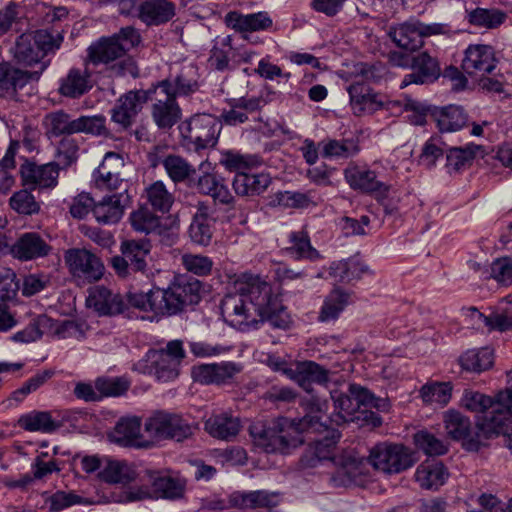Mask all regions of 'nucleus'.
I'll return each mask as SVG.
<instances>
[{
    "label": "nucleus",
    "instance_id": "cd10ccee",
    "mask_svg": "<svg viewBox=\"0 0 512 512\" xmlns=\"http://www.w3.org/2000/svg\"><path fill=\"white\" fill-rule=\"evenodd\" d=\"M225 23L235 32H256L270 29L273 21L267 12L243 15L237 11H231L225 16Z\"/></svg>",
    "mask_w": 512,
    "mask_h": 512
},
{
    "label": "nucleus",
    "instance_id": "6e6552de",
    "mask_svg": "<svg viewBox=\"0 0 512 512\" xmlns=\"http://www.w3.org/2000/svg\"><path fill=\"white\" fill-rule=\"evenodd\" d=\"M141 42L140 34H112L102 36L87 48L84 65L109 64L125 55Z\"/></svg>",
    "mask_w": 512,
    "mask_h": 512
},
{
    "label": "nucleus",
    "instance_id": "4be33fe9",
    "mask_svg": "<svg viewBox=\"0 0 512 512\" xmlns=\"http://www.w3.org/2000/svg\"><path fill=\"white\" fill-rule=\"evenodd\" d=\"M446 433L453 440L465 441L464 446L467 450L477 451L480 448V441L477 437H472V423L468 417L456 410H448L443 416Z\"/></svg>",
    "mask_w": 512,
    "mask_h": 512
},
{
    "label": "nucleus",
    "instance_id": "dca6fc26",
    "mask_svg": "<svg viewBox=\"0 0 512 512\" xmlns=\"http://www.w3.org/2000/svg\"><path fill=\"white\" fill-rule=\"evenodd\" d=\"M64 261L74 277L94 282L103 276V263L87 249H68L64 254Z\"/></svg>",
    "mask_w": 512,
    "mask_h": 512
},
{
    "label": "nucleus",
    "instance_id": "473e14b6",
    "mask_svg": "<svg viewBox=\"0 0 512 512\" xmlns=\"http://www.w3.org/2000/svg\"><path fill=\"white\" fill-rule=\"evenodd\" d=\"M271 182L267 173L251 174L246 171L235 175L232 186L237 195L252 197L265 192Z\"/></svg>",
    "mask_w": 512,
    "mask_h": 512
},
{
    "label": "nucleus",
    "instance_id": "b1692460",
    "mask_svg": "<svg viewBox=\"0 0 512 512\" xmlns=\"http://www.w3.org/2000/svg\"><path fill=\"white\" fill-rule=\"evenodd\" d=\"M130 202L128 193L116 192L103 197L101 201L95 203L93 214L99 223L112 224L118 222L124 213V208Z\"/></svg>",
    "mask_w": 512,
    "mask_h": 512
},
{
    "label": "nucleus",
    "instance_id": "a211bd4d",
    "mask_svg": "<svg viewBox=\"0 0 512 512\" xmlns=\"http://www.w3.org/2000/svg\"><path fill=\"white\" fill-rule=\"evenodd\" d=\"M52 252L49 241L37 232L21 234L10 247V254L20 261L45 258Z\"/></svg>",
    "mask_w": 512,
    "mask_h": 512
},
{
    "label": "nucleus",
    "instance_id": "ea45409f",
    "mask_svg": "<svg viewBox=\"0 0 512 512\" xmlns=\"http://www.w3.org/2000/svg\"><path fill=\"white\" fill-rule=\"evenodd\" d=\"M100 478L108 483L127 485L137 478L135 469L125 461L108 459L100 472Z\"/></svg>",
    "mask_w": 512,
    "mask_h": 512
},
{
    "label": "nucleus",
    "instance_id": "69168bd1",
    "mask_svg": "<svg viewBox=\"0 0 512 512\" xmlns=\"http://www.w3.org/2000/svg\"><path fill=\"white\" fill-rule=\"evenodd\" d=\"M53 375V370H43L38 372L27 381H25L20 388L16 389L11 394V399L15 400L16 402H22L27 395L37 391L48 380H50Z\"/></svg>",
    "mask_w": 512,
    "mask_h": 512
},
{
    "label": "nucleus",
    "instance_id": "393cba45",
    "mask_svg": "<svg viewBox=\"0 0 512 512\" xmlns=\"http://www.w3.org/2000/svg\"><path fill=\"white\" fill-rule=\"evenodd\" d=\"M157 88L163 95L187 96L198 89L197 69L193 65L184 66L174 79H165L158 83Z\"/></svg>",
    "mask_w": 512,
    "mask_h": 512
},
{
    "label": "nucleus",
    "instance_id": "680f3d73",
    "mask_svg": "<svg viewBox=\"0 0 512 512\" xmlns=\"http://www.w3.org/2000/svg\"><path fill=\"white\" fill-rule=\"evenodd\" d=\"M472 317L477 318L482 322L489 331L496 330L505 332L512 330V314L493 312L490 315H484L479 312L475 307L471 309Z\"/></svg>",
    "mask_w": 512,
    "mask_h": 512
},
{
    "label": "nucleus",
    "instance_id": "f3484780",
    "mask_svg": "<svg viewBox=\"0 0 512 512\" xmlns=\"http://www.w3.org/2000/svg\"><path fill=\"white\" fill-rule=\"evenodd\" d=\"M20 175L23 185L30 189H52L58 184L59 170L52 162L39 165L25 161L20 166Z\"/></svg>",
    "mask_w": 512,
    "mask_h": 512
},
{
    "label": "nucleus",
    "instance_id": "f03ea898",
    "mask_svg": "<svg viewBox=\"0 0 512 512\" xmlns=\"http://www.w3.org/2000/svg\"><path fill=\"white\" fill-rule=\"evenodd\" d=\"M303 408L306 414L311 416H318L319 421L324 425L325 429L321 431H313L312 429L302 430L301 433H315L323 434L322 439H315L313 446H310L300 459L303 468L316 467L322 461H331L337 468L336 472L331 477V481L335 486H351L360 485L363 481L364 474V461L362 458L356 456L352 451H343L335 455L333 450L336 443L341 437V433L334 429L329 428L326 423L322 422V415L327 410V401L319 397L311 396L303 402Z\"/></svg>",
    "mask_w": 512,
    "mask_h": 512
},
{
    "label": "nucleus",
    "instance_id": "58836bf2",
    "mask_svg": "<svg viewBox=\"0 0 512 512\" xmlns=\"http://www.w3.org/2000/svg\"><path fill=\"white\" fill-rule=\"evenodd\" d=\"M240 421L226 413L213 415L205 422L206 431L213 437L223 440L234 438L240 431Z\"/></svg>",
    "mask_w": 512,
    "mask_h": 512
},
{
    "label": "nucleus",
    "instance_id": "bb28decb",
    "mask_svg": "<svg viewBox=\"0 0 512 512\" xmlns=\"http://www.w3.org/2000/svg\"><path fill=\"white\" fill-rule=\"evenodd\" d=\"M267 101L261 97H241L229 101L230 109L224 110L221 117L227 125H238L249 120V114L261 110Z\"/></svg>",
    "mask_w": 512,
    "mask_h": 512
},
{
    "label": "nucleus",
    "instance_id": "2f4dec72",
    "mask_svg": "<svg viewBox=\"0 0 512 512\" xmlns=\"http://www.w3.org/2000/svg\"><path fill=\"white\" fill-rule=\"evenodd\" d=\"M448 473L442 462L429 459L422 462L416 469L414 478L422 489L433 490L442 486Z\"/></svg>",
    "mask_w": 512,
    "mask_h": 512
},
{
    "label": "nucleus",
    "instance_id": "79ce46f5",
    "mask_svg": "<svg viewBox=\"0 0 512 512\" xmlns=\"http://www.w3.org/2000/svg\"><path fill=\"white\" fill-rule=\"evenodd\" d=\"M43 126L49 138L76 133L75 119H71L70 116L62 110L46 114L43 119Z\"/></svg>",
    "mask_w": 512,
    "mask_h": 512
},
{
    "label": "nucleus",
    "instance_id": "4d7b16f0",
    "mask_svg": "<svg viewBox=\"0 0 512 512\" xmlns=\"http://www.w3.org/2000/svg\"><path fill=\"white\" fill-rule=\"evenodd\" d=\"M220 164L230 172L245 173L246 171L256 167L259 160L256 156L242 155L232 151L222 153Z\"/></svg>",
    "mask_w": 512,
    "mask_h": 512
},
{
    "label": "nucleus",
    "instance_id": "c9c22d12",
    "mask_svg": "<svg viewBox=\"0 0 512 512\" xmlns=\"http://www.w3.org/2000/svg\"><path fill=\"white\" fill-rule=\"evenodd\" d=\"M175 15V5L168 0H148L141 4L139 18L147 25H160Z\"/></svg>",
    "mask_w": 512,
    "mask_h": 512
},
{
    "label": "nucleus",
    "instance_id": "f8f14e48",
    "mask_svg": "<svg viewBox=\"0 0 512 512\" xmlns=\"http://www.w3.org/2000/svg\"><path fill=\"white\" fill-rule=\"evenodd\" d=\"M367 461L386 474H398L413 466V453L401 444L380 443L371 448Z\"/></svg>",
    "mask_w": 512,
    "mask_h": 512
},
{
    "label": "nucleus",
    "instance_id": "13d9d810",
    "mask_svg": "<svg viewBox=\"0 0 512 512\" xmlns=\"http://www.w3.org/2000/svg\"><path fill=\"white\" fill-rule=\"evenodd\" d=\"M9 205L12 210L21 215L38 214L41 208L40 202L28 189H21L10 197Z\"/></svg>",
    "mask_w": 512,
    "mask_h": 512
},
{
    "label": "nucleus",
    "instance_id": "423d86ee",
    "mask_svg": "<svg viewBox=\"0 0 512 512\" xmlns=\"http://www.w3.org/2000/svg\"><path fill=\"white\" fill-rule=\"evenodd\" d=\"M185 358L182 341H170L166 349L149 350L134 369L143 374H152L159 381L168 382L179 375V367Z\"/></svg>",
    "mask_w": 512,
    "mask_h": 512
},
{
    "label": "nucleus",
    "instance_id": "e433bc0d",
    "mask_svg": "<svg viewBox=\"0 0 512 512\" xmlns=\"http://www.w3.org/2000/svg\"><path fill=\"white\" fill-rule=\"evenodd\" d=\"M90 76L91 73L88 70V66H85L84 71L76 68L71 69L67 76L62 79L59 92L63 96L70 98L82 96L92 88Z\"/></svg>",
    "mask_w": 512,
    "mask_h": 512
},
{
    "label": "nucleus",
    "instance_id": "f704fd0d",
    "mask_svg": "<svg viewBox=\"0 0 512 512\" xmlns=\"http://www.w3.org/2000/svg\"><path fill=\"white\" fill-rule=\"evenodd\" d=\"M413 67L417 73L406 75L401 83V88L411 83L423 84L437 79L440 75V68L437 61L427 53H421L413 58Z\"/></svg>",
    "mask_w": 512,
    "mask_h": 512
},
{
    "label": "nucleus",
    "instance_id": "0eeeda50",
    "mask_svg": "<svg viewBox=\"0 0 512 512\" xmlns=\"http://www.w3.org/2000/svg\"><path fill=\"white\" fill-rule=\"evenodd\" d=\"M152 245L146 239H129L121 243V256L111 259L115 273L121 278H129L135 273L148 275Z\"/></svg>",
    "mask_w": 512,
    "mask_h": 512
},
{
    "label": "nucleus",
    "instance_id": "412c9836",
    "mask_svg": "<svg viewBox=\"0 0 512 512\" xmlns=\"http://www.w3.org/2000/svg\"><path fill=\"white\" fill-rule=\"evenodd\" d=\"M344 177L349 186L367 194L386 196L389 186L377 179L375 171L350 165L344 170Z\"/></svg>",
    "mask_w": 512,
    "mask_h": 512
},
{
    "label": "nucleus",
    "instance_id": "c756f323",
    "mask_svg": "<svg viewBox=\"0 0 512 512\" xmlns=\"http://www.w3.org/2000/svg\"><path fill=\"white\" fill-rule=\"evenodd\" d=\"M347 90L350 104L356 115L373 113L384 105L381 100H378V95L373 93L369 85L365 83L355 81Z\"/></svg>",
    "mask_w": 512,
    "mask_h": 512
},
{
    "label": "nucleus",
    "instance_id": "5fc2aeb1",
    "mask_svg": "<svg viewBox=\"0 0 512 512\" xmlns=\"http://www.w3.org/2000/svg\"><path fill=\"white\" fill-rule=\"evenodd\" d=\"M349 294L335 289L325 299L324 304L319 313V320L322 322L336 319L344 307L347 305Z\"/></svg>",
    "mask_w": 512,
    "mask_h": 512
},
{
    "label": "nucleus",
    "instance_id": "6e6d98bb",
    "mask_svg": "<svg viewBox=\"0 0 512 512\" xmlns=\"http://www.w3.org/2000/svg\"><path fill=\"white\" fill-rule=\"evenodd\" d=\"M420 393L425 403L445 406L451 399L452 385L450 382H434L424 385Z\"/></svg>",
    "mask_w": 512,
    "mask_h": 512
},
{
    "label": "nucleus",
    "instance_id": "603ef678",
    "mask_svg": "<svg viewBox=\"0 0 512 512\" xmlns=\"http://www.w3.org/2000/svg\"><path fill=\"white\" fill-rule=\"evenodd\" d=\"M164 169L174 183H181L196 173L195 168L184 158L169 154L164 158Z\"/></svg>",
    "mask_w": 512,
    "mask_h": 512
},
{
    "label": "nucleus",
    "instance_id": "9b49d317",
    "mask_svg": "<svg viewBox=\"0 0 512 512\" xmlns=\"http://www.w3.org/2000/svg\"><path fill=\"white\" fill-rule=\"evenodd\" d=\"M62 41V34H20L13 54L19 63L31 66L58 49Z\"/></svg>",
    "mask_w": 512,
    "mask_h": 512
},
{
    "label": "nucleus",
    "instance_id": "aec40b11",
    "mask_svg": "<svg viewBox=\"0 0 512 512\" xmlns=\"http://www.w3.org/2000/svg\"><path fill=\"white\" fill-rule=\"evenodd\" d=\"M496 67L494 50L489 45H470L462 61L463 71L473 77L490 74Z\"/></svg>",
    "mask_w": 512,
    "mask_h": 512
},
{
    "label": "nucleus",
    "instance_id": "c03bdc74",
    "mask_svg": "<svg viewBox=\"0 0 512 512\" xmlns=\"http://www.w3.org/2000/svg\"><path fill=\"white\" fill-rule=\"evenodd\" d=\"M144 196L152 209L161 213L169 212L174 203L173 194L168 191L166 185L160 180L147 186L144 191Z\"/></svg>",
    "mask_w": 512,
    "mask_h": 512
},
{
    "label": "nucleus",
    "instance_id": "e2e57ef3",
    "mask_svg": "<svg viewBox=\"0 0 512 512\" xmlns=\"http://www.w3.org/2000/svg\"><path fill=\"white\" fill-rule=\"evenodd\" d=\"M131 225L134 230L146 234L158 231L160 219L148 208H140L130 215Z\"/></svg>",
    "mask_w": 512,
    "mask_h": 512
},
{
    "label": "nucleus",
    "instance_id": "4c0bfd02",
    "mask_svg": "<svg viewBox=\"0 0 512 512\" xmlns=\"http://www.w3.org/2000/svg\"><path fill=\"white\" fill-rule=\"evenodd\" d=\"M232 500L240 509L271 508L280 501L278 493L265 490L235 493Z\"/></svg>",
    "mask_w": 512,
    "mask_h": 512
},
{
    "label": "nucleus",
    "instance_id": "09e8293b",
    "mask_svg": "<svg viewBox=\"0 0 512 512\" xmlns=\"http://www.w3.org/2000/svg\"><path fill=\"white\" fill-rule=\"evenodd\" d=\"M330 396L333 400L334 409L337 412L334 418H332V421L337 425L353 421V416L357 412L358 408L350 393L345 394L337 390H330Z\"/></svg>",
    "mask_w": 512,
    "mask_h": 512
},
{
    "label": "nucleus",
    "instance_id": "7ed1b4c3",
    "mask_svg": "<svg viewBox=\"0 0 512 512\" xmlns=\"http://www.w3.org/2000/svg\"><path fill=\"white\" fill-rule=\"evenodd\" d=\"M307 429L321 431L325 427L318 416L305 414L301 419L278 417L271 420H256L250 425L249 432L255 445L265 452L285 454L304 442L301 431Z\"/></svg>",
    "mask_w": 512,
    "mask_h": 512
},
{
    "label": "nucleus",
    "instance_id": "774afa93",
    "mask_svg": "<svg viewBox=\"0 0 512 512\" xmlns=\"http://www.w3.org/2000/svg\"><path fill=\"white\" fill-rule=\"evenodd\" d=\"M213 221H204L202 217L193 218L189 227L191 241L200 246H208L213 237Z\"/></svg>",
    "mask_w": 512,
    "mask_h": 512
},
{
    "label": "nucleus",
    "instance_id": "a878e982",
    "mask_svg": "<svg viewBox=\"0 0 512 512\" xmlns=\"http://www.w3.org/2000/svg\"><path fill=\"white\" fill-rule=\"evenodd\" d=\"M141 419L139 417L121 418L111 434V440L123 447H147L141 434Z\"/></svg>",
    "mask_w": 512,
    "mask_h": 512
},
{
    "label": "nucleus",
    "instance_id": "20e7f679",
    "mask_svg": "<svg viewBox=\"0 0 512 512\" xmlns=\"http://www.w3.org/2000/svg\"><path fill=\"white\" fill-rule=\"evenodd\" d=\"M201 282L187 275H178L166 289L154 288L133 298L137 309L156 316L175 315L200 301Z\"/></svg>",
    "mask_w": 512,
    "mask_h": 512
},
{
    "label": "nucleus",
    "instance_id": "bf43d9fd",
    "mask_svg": "<svg viewBox=\"0 0 512 512\" xmlns=\"http://www.w3.org/2000/svg\"><path fill=\"white\" fill-rule=\"evenodd\" d=\"M180 261L185 270L201 277L210 275L214 266L213 260L202 254L184 253Z\"/></svg>",
    "mask_w": 512,
    "mask_h": 512
},
{
    "label": "nucleus",
    "instance_id": "ddd939ff",
    "mask_svg": "<svg viewBox=\"0 0 512 512\" xmlns=\"http://www.w3.org/2000/svg\"><path fill=\"white\" fill-rule=\"evenodd\" d=\"M152 488L140 486L130 488L121 499L125 502L140 501L149 498L179 499L185 491V484L176 478L162 475L159 472L149 474Z\"/></svg>",
    "mask_w": 512,
    "mask_h": 512
},
{
    "label": "nucleus",
    "instance_id": "a18cd8bd",
    "mask_svg": "<svg viewBox=\"0 0 512 512\" xmlns=\"http://www.w3.org/2000/svg\"><path fill=\"white\" fill-rule=\"evenodd\" d=\"M493 351L488 348L468 350L460 357L461 367L469 372L480 373L493 365Z\"/></svg>",
    "mask_w": 512,
    "mask_h": 512
},
{
    "label": "nucleus",
    "instance_id": "5701e85b",
    "mask_svg": "<svg viewBox=\"0 0 512 512\" xmlns=\"http://www.w3.org/2000/svg\"><path fill=\"white\" fill-rule=\"evenodd\" d=\"M334 375L330 370L324 368L314 361H303L296 365V369L293 373L292 378L306 390L310 395L302 400V403L309 399L312 395V383H316L322 386H327L331 380V376Z\"/></svg>",
    "mask_w": 512,
    "mask_h": 512
},
{
    "label": "nucleus",
    "instance_id": "8fccbe9b",
    "mask_svg": "<svg viewBox=\"0 0 512 512\" xmlns=\"http://www.w3.org/2000/svg\"><path fill=\"white\" fill-rule=\"evenodd\" d=\"M232 41H234V38L230 34L222 38L216 37L209 59L211 66L215 69L223 71L229 67L230 57L234 56V51L239 49L232 45Z\"/></svg>",
    "mask_w": 512,
    "mask_h": 512
},
{
    "label": "nucleus",
    "instance_id": "4468645a",
    "mask_svg": "<svg viewBox=\"0 0 512 512\" xmlns=\"http://www.w3.org/2000/svg\"><path fill=\"white\" fill-rule=\"evenodd\" d=\"M86 299L87 306L99 316H117L128 313L130 307L137 308L133 298L138 294L122 295L102 285L91 287Z\"/></svg>",
    "mask_w": 512,
    "mask_h": 512
},
{
    "label": "nucleus",
    "instance_id": "3c124183",
    "mask_svg": "<svg viewBox=\"0 0 512 512\" xmlns=\"http://www.w3.org/2000/svg\"><path fill=\"white\" fill-rule=\"evenodd\" d=\"M468 21L472 25L486 29H497L507 19V14L497 8H476L468 13Z\"/></svg>",
    "mask_w": 512,
    "mask_h": 512
},
{
    "label": "nucleus",
    "instance_id": "72a5a7b5",
    "mask_svg": "<svg viewBox=\"0 0 512 512\" xmlns=\"http://www.w3.org/2000/svg\"><path fill=\"white\" fill-rule=\"evenodd\" d=\"M289 246L287 254L295 260H306L317 262L322 260L323 255L312 246L308 232L304 229L291 232L289 235Z\"/></svg>",
    "mask_w": 512,
    "mask_h": 512
},
{
    "label": "nucleus",
    "instance_id": "052dcab7",
    "mask_svg": "<svg viewBox=\"0 0 512 512\" xmlns=\"http://www.w3.org/2000/svg\"><path fill=\"white\" fill-rule=\"evenodd\" d=\"M416 447L429 456H440L447 452V445L428 431H419L414 435Z\"/></svg>",
    "mask_w": 512,
    "mask_h": 512
},
{
    "label": "nucleus",
    "instance_id": "338daca9",
    "mask_svg": "<svg viewBox=\"0 0 512 512\" xmlns=\"http://www.w3.org/2000/svg\"><path fill=\"white\" fill-rule=\"evenodd\" d=\"M99 175H93L95 186L101 190H108L112 193H128V183L120 177L119 171L104 172V168Z\"/></svg>",
    "mask_w": 512,
    "mask_h": 512
},
{
    "label": "nucleus",
    "instance_id": "c85d7f7f",
    "mask_svg": "<svg viewBox=\"0 0 512 512\" xmlns=\"http://www.w3.org/2000/svg\"><path fill=\"white\" fill-rule=\"evenodd\" d=\"M182 116V111L175 98L164 95L157 98L151 106V117L160 130L171 129Z\"/></svg>",
    "mask_w": 512,
    "mask_h": 512
},
{
    "label": "nucleus",
    "instance_id": "6ab92c4d",
    "mask_svg": "<svg viewBox=\"0 0 512 512\" xmlns=\"http://www.w3.org/2000/svg\"><path fill=\"white\" fill-rule=\"evenodd\" d=\"M239 363L226 361L220 363L202 364L192 368V377L201 384H226L242 371Z\"/></svg>",
    "mask_w": 512,
    "mask_h": 512
},
{
    "label": "nucleus",
    "instance_id": "de8ad7c7",
    "mask_svg": "<svg viewBox=\"0 0 512 512\" xmlns=\"http://www.w3.org/2000/svg\"><path fill=\"white\" fill-rule=\"evenodd\" d=\"M322 155L326 158H349L355 156L359 151V142L357 139H328L323 141Z\"/></svg>",
    "mask_w": 512,
    "mask_h": 512
},
{
    "label": "nucleus",
    "instance_id": "2eb2a0df",
    "mask_svg": "<svg viewBox=\"0 0 512 512\" xmlns=\"http://www.w3.org/2000/svg\"><path fill=\"white\" fill-rule=\"evenodd\" d=\"M153 93H156V90L139 89L121 95L110 111L111 121L121 130H128Z\"/></svg>",
    "mask_w": 512,
    "mask_h": 512
},
{
    "label": "nucleus",
    "instance_id": "7c9ffc66",
    "mask_svg": "<svg viewBox=\"0 0 512 512\" xmlns=\"http://www.w3.org/2000/svg\"><path fill=\"white\" fill-rule=\"evenodd\" d=\"M429 34H387L392 43L400 51L390 52V61L396 65L405 67L410 63L409 54L421 48L424 44L423 36Z\"/></svg>",
    "mask_w": 512,
    "mask_h": 512
},
{
    "label": "nucleus",
    "instance_id": "a19ab883",
    "mask_svg": "<svg viewBox=\"0 0 512 512\" xmlns=\"http://www.w3.org/2000/svg\"><path fill=\"white\" fill-rule=\"evenodd\" d=\"M433 117L441 132H453L461 129L467 123V115L460 106L450 105L437 110Z\"/></svg>",
    "mask_w": 512,
    "mask_h": 512
},
{
    "label": "nucleus",
    "instance_id": "864d4df0",
    "mask_svg": "<svg viewBox=\"0 0 512 512\" xmlns=\"http://www.w3.org/2000/svg\"><path fill=\"white\" fill-rule=\"evenodd\" d=\"M32 73L16 69L8 63H0V88L16 91L32 78Z\"/></svg>",
    "mask_w": 512,
    "mask_h": 512
},
{
    "label": "nucleus",
    "instance_id": "0e129e2a",
    "mask_svg": "<svg viewBox=\"0 0 512 512\" xmlns=\"http://www.w3.org/2000/svg\"><path fill=\"white\" fill-rule=\"evenodd\" d=\"M475 146L466 148H450L446 154V168L449 173L458 172L468 165L475 156Z\"/></svg>",
    "mask_w": 512,
    "mask_h": 512
},
{
    "label": "nucleus",
    "instance_id": "39448f33",
    "mask_svg": "<svg viewBox=\"0 0 512 512\" xmlns=\"http://www.w3.org/2000/svg\"><path fill=\"white\" fill-rule=\"evenodd\" d=\"M461 404L472 412H484V425L487 430L496 434H507L512 428V389L490 397L472 390H465Z\"/></svg>",
    "mask_w": 512,
    "mask_h": 512
},
{
    "label": "nucleus",
    "instance_id": "1a4fd4ad",
    "mask_svg": "<svg viewBox=\"0 0 512 512\" xmlns=\"http://www.w3.org/2000/svg\"><path fill=\"white\" fill-rule=\"evenodd\" d=\"M144 431L155 440L182 441L193 434V426L180 414L157 410L146 418Z\"/></svg>",
    "mask_w": 512,
    "mask_h": 512
},
{
    "label": "nucleus",
    "instance_id": "f257e3e1",
    "mask_svg": "<svg viewBox=\"0 0 512 512\" xmlns=\"http://www.w3.org/2000/svg\"><path fill=\"white\" fill-rule=\"evenodd\" d=\"M237 294L222 301V312L230 325L241 331L258 328L268 322L273 328L288 329L292 323L286 307L271 285L259 275L242 274L235 283Z\"/></svg>",
    "mask_w": 512,
    "mask_h": 512
},
{
    "label": "nucleus",
    "instance_id": "9d476101",
    "mask_svg": "<svg viewBox=\"0 0 512 512\" xmlns=\"http://www.w3.org/2000/svg\"><path fill=\"white\" fill-rule=\"evenodd\" d=\"M180 134L187 145L195 150L214 147L221 131V122L211 114H195L179 126Z\"/></svg>",
    "mask_w": 512,
    "mask_h": 512
},
{
    "label": "nucleus",
    "instance_id": "37998d69",
    "mask_svg": "<svg viewBox=\"0 0 512 512\" xmlns=\"http://www.w3.org/2000/svg\"><path fill=\"white\" fill-rule=\"evenodd\" d=\"M18 425L29 432H54L59 425L52 419L50 412L32 411L23 414L18 419Z\"/></svg>",
    "mask_w": 512,
    "mask_h": 512
},
{
    "label": "nucleus",
    "instance_id": "49530a36",
    "mask_svg": "<svg viewBox=\"0 0 512 512\" xmlns=\"http://www.w3.org/2000/svg\"><path fill=\"white\" fill-rule=\"evenodd\" d=\"M52 325L53 319L44 314L38 315L23 330L13 334L11 340L23 344L35 342Z\"/></svg>",
    "mask_w": 512,
    "mask_h": 512
}]
</instances>
